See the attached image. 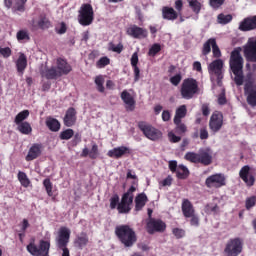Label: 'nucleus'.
I'll list each match as a JSON object with an SVG mask.
<instances>
[{"label": "nucleus", "mask_w": 256, "mask_h": 256, "mask_svg": "<svg viewBox=\"0 0 256 256\" xmlns=\"http://www.w3.org/2000/svg\"><path fill=\"white\" fill-rule=\"evenodd\" d=\"M229 65L235 75L234 81L236 85H243V56H241L239 50L235 49L231 52Z\"/></svg>", "instance_id": "nucleus-1"}, {"label": "nucleus", "mask_w": 256, "mask_h": 256, "mask_svg": "<svg viewBox=\"0 0 256 256\" xmlns=\"http://www.w3.org/2000/svg\"><path fill=\"white\" fill-rule=\"evenodd\" d=\"M115 235L124 247H133L137 243V234L129 225L116 226Z\"/></svg>", "instance_id": "nucleus-2"}, {"label": "nucleus", "mask_w": 256, "mask_h": 256, "mask_svg": "<svg viewBox=\"0 0 256 256\" xmlns=\"http://www.w3.org/2000/svg\"><path fill=\"white\" fill-rule=\"evenodd\" d=\"M69 239H71V229L67 227H61L58 230V235L55 239V243L57 249H61L62 256H71L69 254V248H67V245H69Z\"/></svg>", "instance_id": "nucleus-3"}, {"label": "nucleus", "mask_w": 256, "mask_h": 256, "mask_svg": "<svg viewBox=\"0 0 256 256\" xmlns=\"http://www.w3.org/2000/svg\"><path fill=\"white\" fill-rule=\"evenodd\" d=\"M95 19V12L93 11V6L91 4H82L78 11V23L82 27H89Z\"/></svg>", "instance_id": "nucleus-4"}, {"label": "nucleus", "mask_w": 256, "mask_h": 256, "mask_svg": "<svg viewBox=\"0 0 256 256\" xmlns=\"http://www.w3.org/2000/svg\"><path fill=\"white\" fill-rule=\"evenodd\" d=\"M199 93V84L193 78L185 79L181 87V96L183 99H193Z\"/></svg>", "instance_id": "nucleus-5"}, {"label": "nucleus", "mask_w": 256, "mask_h": 256, "mask_svg": "<svg viewBox=\"0 0 256 256\" xmlns=\"http://www.w3.org/2000/svg\"><path fill=\"white\" fill-rule=\"evenodd\" d=\"M224 253L227 256H239L243 253V239L236 237L228 240Z\"/></svg>", "instance_id": "nucleus-6"}, {"label": "nucleus", "mask_w": 256, "mask_h": 256, "mask_svg": "<svg viewBox=\"0 0 256 256\" xmlns=\"http://www.w3.org/2000/svg\"><path fill=\"white\" fill-rule=\"evenodd\" d=\"M133 193H135V186H131L129 190L123 194L117 207L118 213H129V211H131V205H133Z\"/></svg>", "instance_id": "nucleus-7"}, {"label": "nucleus", "mask_w": 256, "mask_h": 256, "mask_svg": "<svg viewBox=\"0 0 256 256\" xmlns=\"http://www.w3.org/2000/svg\"><path fill=\"white\" fill-rule=\"evenodd\" d=\"M138 127L145 137L150 139V141H159V139L163 137V133L159 129L153 127L151 124L139 122Z\"/></svg>", "instance_id": "nucleus-8"}, {"label": "nucleus", "mask_w": 256, "mask_h": 256, "mask_svg": "<svg viewBox=\"0 0 256 256\" xmlns=\"http://www.w3.org/2000/svg\"><path fill=\"white\" fill-rule=\"evenodd\" d=\"M225 174L216 173L206 178L205 185L208 189H219L225 185Z\"/></svg>", "instance_id": "nucleus-9"}, {"label": "nucleus", "mask_w": 256, "mask_h": 256, "mask_svg": "<svg viewBox=\"0 0 256 256\" xmlns=\"http://www.w3.org/2000/svg\"><path fill=\"white\" fill-rule=\"evenodd\" d=\"M211 47L213 57L219 59V57H221V49H219L215 38H210L203 44L202 55H209L211 53Z\"/></svg>", "instance_id": "nucleus-10"}, {"label": "nucleus", "mask_w": 256, "mask_h": 256, "mask_svg": "<svg viewBox=\"0 0 256 256\" xmlns=\"http://www.w3.org/2000/svg\"><path fill=\"white\" fill-rule=\"evenodd\" d=\"M147 231L150 235L153 233H163L167 229V224L160 219L150 218L147 221Z\"/></svg>", "instance_id": "nucleus-11"}, {"label": "nucleus", "mask_w": 256, "mask_h": 256, "mask_svg": "<svg viewBox=\"0 0 256 256\" xmlns=\"http://www.w3.org/2000/svg\"><path fill=\"white\" fill-rule=\"evenodd\" d=\"M244 93L248 105H251V107H256V84L253 81L245 82Z\"/></svg>", "instance_id": "nucleus-12"}, {"label": "nucleus", "mask_w": 256, "mask_h": 256, "mask_svg": "<svg viewBox=\"0 0 256 256\" xmlns=\"http://www.w3.org/2000/svg\"><path fill=\"white\" fill-rule=\"evenodd\" d=\"M208 71L210 75H216L218 84L221 83V79H223V60L216 59L208 66Z\"/></svg>", "instance_id": "nucleus-13"}, {"label": "nucleus", "mask_w": 256, "mask_h": 256, "mask_svg": "<svg viewBox=\"0 0 256 256\" xmlns=\"http://www.w3.org/2000/svg\"><path fill=\"white\" fill-rule=\"evenodd\" d=\"M239 177L245 182L247 187H253L255 185V176L251 173L250 165H245L240 169Z\"/></svg>", "instance_id": "nucleus-14"}, {"label": "nucleus", "mask_w": 256, "mask_h": 256, "mask_svg": "<svg viewBox=\"0 0 256 256\" xmlns=\"http://www.w3.org/2000/svg\"><path fill=\"white\" fill-rule=\"evenodd\" d=\"M223 127V114L221 112H214L210 117L209 128L212 133H219Z\"/></svg>", "instance_id": "nucleus-15"}, {"label": "nucleus", "mask_w": 256, "mask_h": 256, "mask_svg": "<svg viewBox=\"0 0 256 256\" xmlns=\"http://www.w3.org/2000/svg\"><path fill=\"white\" fill-rule=\"evenodd\" d=\"M244 55L248 61L256 62V38L252 37L248 39L246 46L244 47Z\"/></svg>", "instance_id": "nucleus-16"}, {"label": "nucleus", "mask_w": 256, "mask_h": 256, "mask_svg": "<svg viewBox=\"0 0 256 256\" xmlns=\"http://www.w3.org/2000/svg\"><path fill=\"white\" fill-rule=\"evenodd\" d=\"M56 69L58 71V74H60V77H63V75H69L71 71H73V67H71V64H69V62H67V60L63 58L56 59Z\"/></svg>", "instance_id": "nucleus-17"}, {"label": "nucleus", "mask_w": 256, "mask_h": 256, "mask_svg": "<svg viewBox=\"0 0 256 256\" xmlns=\"http://www.w3.org/2000/svg\"><path fill=\"white\" fill-rule=\"evenodd\" d=\"M199 154V163L201 165H211L213 163V151L211 148H202L198 152Z\"/></svg>", "instance_id": "nucleus-18"}, {"label": "nucleus", "mask_w": 256, "mask_h": 256, "mask_svg": "<svg viewBox=\"0 0 256 256\" xmlns=\"http://www.w3.org/2000/svg\"><path fill=\"white\" fill-rule=\"evenodd\" d=\"M127 35L133 37V39H145L147 37V29L141 28L137 25H132L127 29Z\"/></svg>", "instance_id": "nucleus-19"}, {"label": "nucleus", "mask_w": 256, "mask_h": 256, "mask_svg": "<svg viewBox=\"0 0 256 256\" xmlns=\"http://www.w3.org/2000/svg\"><path fill=\"white\" fill-rule=\"evenodd\" d=\"M73 243L74 247L81 251L85 249L87 245H89V236L85 232H81L80 234L76 235Z\"/></svg>", "instance_id": "nucleus-20"}, {"label": "nucleus", "mask_w": 256, "mask_h": 256, "mask_svg": "<svg viewBox=\"0 0 256 256\" xmlns=\"http://www.w3.org/2000/svg\"><path fill=\"white\" fill-rule=\"evenodd\" d=\"M129 153H131V149H129V147L120 146L109 150L107 155L108 157H112L113 159H121V157Z\"/></svg>", "instance_id": "nucleus-21"}, {"label": "nucleus", "mask_w": 256, "mask_h": 256, "mask_svg": "<svg viewBox=\"0 0 256 256\" xmlns=\"http://www.w3.org/2000/svg\"><path fill=\"white\" fill-rule=\"evenodd\" d=\"M256 29V16H250L245 18L239 24L240 31H253Z\"/></svg>", "instance_id": "nucleus-22"}, {"label": "nucleus", "mask_w": 256, "mask_h": 256, "mask_svg": "<svg viewBox=\"0 0 256 256\" xmlns=\"http://www.w3.org/2000/svg\"><path fill=\"white\" fill-rule=\"evenodd\" d=\"M76 121H77V111H75V108H69L66 111V114L64 117V125L66 127H73Z\"/></svg>", "instance_id": "nucleus-23"}, {"label": "nucleus", "mask_w": 256, "mask_h": 256, "mask_svg": "<svg viewBox=\"0 0 256 256\" xmlns=\"http://www.w3.org/2000/svg\"><path fill=\"white\" fill-rule=\"evenodd\" d=\"M121 99L125 103L127 111H134L135 99L133 98V96H131V94L127 90H124L121 93Z\"/></svg>", "instance_id": "nucleus-24"}, {"label": "nucleus", "mask_w": 256, "mask_h": 256, "mask_svg": "<svg viewBox=\"0 0 256 256\" xmlns=\"http://www.w3.org/2000/svg\"><path fill=\"white\" fill-rule=\"evenodd\" d=\"M181 209L186 219H189V217H193V215H195V208L193 207V204L191 203V201H189V199H184L182 201Z\"/></svg>", "instance_id": "nucleus-25"}, {"label": "nucleus", "mask_w": 256, "mask_h": 256, "mask_svg": "<svg viewBox=\"0 0 256 256\" xmlns=\"http://www.w3.org/2000/svg\"><path fill=\"white\" fill-rule=\"evenodd\" d=\"M179 17V13L172 7L164 6L162 8V19L166 21H175Z\"/></svg>", "instance_id": "nucleus-26"}, {"label": "nucleus", "mask_w": 256, "mask_h": 256, "mask_svg": "<svg viewBox=\"0 0 256 256\" xmlns=\"http://www.w3.org/2000/svg\"><path fill=\"white\" fill-rule=\"evenodd\" d=\"M42 148L43 146L41 144H33L26 155V161H34V159H37V157L41 155Z\"/></svg>", "instance_id": "nucleus-27"}, {"label": "nucleus", "mask_w": 256, "mask_h": 256, "mask_svg": "<svg viewBox=\"0 0 256 256\" xmlns=\"http://www.w3.org/2000/svg\"><path fill=\"white\" fill-rule=\"evenodd\" d=\"M16 69L18 75L23 77V73H25V70L27 69V56L24 53H20L16 61Z\"/></svg>", "instance_id": "nucleus-28"}, {"label": "nucleus", "mask_w": 256, "mask_h": 256, "mask_svg": "<svg viewBox=\"0 0 256 256\" xmlns=\"http://www.w3.org/2000/svg\"><path fill=\"white\" fill-rule=\"evenodd\" d=\"M42 77H45V79L53 80L61 77L59 74L57 68L55 66H52L50 68H45L44 70L40 71Z\"/></svg>", "instance_id": "nucleus-29"}, {"label": "nucleus", "mask_w": 256, "mask_h": 256, "mask_svg": "<svg viewBox=\"0 0 256 256\" xmlns=\"http://www.w3.org/2000/svg\"><path fill=\"white\" fill-rule=\"evenodd\" d=\"M16 2V11L23 12L25 11V4L27 3V0H14ZM4 5L7 7V9H11V6L13 5V0H4Z\"/></svg>", "instance_id": "nucleus-30"}, {"label": "nucleus", "mask_w": 256, "mask_h": 256, "mask_svg": "<svg viewBox=\"0 0 256 256\" xmlns=\"http://www.w3.org/2000/svg\"><path fill=\"white\" fill-rule=\"evenodd\" d=\"M187 116V106L181 105L176 109L175 116H174V123H179L181 119H185Z\"/></svg>", "instance_id": "nucleus-31"}, {"label": "nucleus", "mask_w": 256, "mask_h": 256, "mask_svg": "<svg viewBox=\"0 0 256 256\" xmlns=\"http://www.w3.org/2000/svg\"><path fill=\"white\" fill-rule=\"evenodd\" d=\"M17 125V131L22 133V135H31L33 132V128L31 127V124L29 122H22Z\"/></svg>", "instance_id": "nucleus-32"}, {"label": "nucleus", "mask_w": 256, "mask_h": 256, "mask_svg": "<svg viewBox=\"0 0 256 256\" xmlns=\"http://www.w3.org/2000/svg\"><path fill=\"white\" fill-rule=\"evenodd\" d=\"M135 203V209L141 211L145 207V203H147V195L145 193L139 194L135 199Z\"/></svg>", "instance_id": "nucleus-33"}, {"label": "nucleus", "mask_w": 256, "mask_h": 256, "mask_svg": "<svg viewBox=\"0 0 256 256\" xmlns=\"http://www.w3.org/2000/svg\"><path fill=\"white\" fill-rule=\"evenodd\" d=\"M46 125L50 131L57 132L59 129H61V123L55 118H48L46 120Z\"/></svg>", "instance_id": "nucleus-34"}, {"label": "nucleus", "mask_w": 256, "mask_h": 256, "mask_svg": "<svg viewBox=\"0 0 256 256\" xmlns=\"http://www.w3.org/2000/svg\"><path fill=\"white\" fill-rule=\"evenodd\" d=\"M233 21V16L231 14H219L217 16V22L219 25H227Z\"/></svg>", "instance_id": "nucleus-35"}, {"label": "nucleus", "mask_w": 256, "mask_h": 256, "mask_svg": "<svg viewBox=\"0 0 256 256\" xmlns=\"http://www.w3.org/2000/svg\"><path fill=\"white\" fill-rule=\"evenodd\" d=\"M189 176V169L184 165H179L176 170V177L178 179H187Z\"/></svg>", "instance_id": "nucleus-36"}, {"label": "nucleus", "mask_w": 256, "mask_h": 256, "mask_svg": "<svg viewBox=\"0 0 256 256\" xmlns=\"http://www.w3.org/2000/svg\"><path fill=\"white\" fill-rule=\"evenodd\" d=\"M28 117H29V110H23L19 112L14 119L15 125L25 123V119H28Z\"/></svg>", "instance_id": "nucleus-37"}, {"label": "nucleus", "mask_w": 256, "mask_h": 256, "mask_svg": "<svg viewBox=\"0 0 256 256\" xmlns=\"http://www.w3.org/2000/svg\"><path fill=\"white\" fill-rule=\"evenodd\" d=\"M18 181H20V184L22 187H29L31 185V180H29V177H27V174L25 172H18Z\"/></svg>", "instance_id": "nucleus-38"}, {"label": "nucleus", "mask_w": 256, "mask_h": 256, "mask_svg": "<svg viewBox=\"0 0 256 256\" xmlns=\"http://www.w3.org/2000/svg\"><path fill=\"white\" fill-rule=\"evenodd\" d=\"M43 186L45 188V191L48 197H53V183L51 182V179L49 178L44 179Z\"/></svg>", "instance_id": "nucleus-39"}, {"label": "nucleus", "mask_w": 256, "mask_h": 256, "mask_svg": "<svg viewBox=\"0 0 256 256\" xmlns=\"http://www.w3.org/2000/svg\"><path fill=\"white\" fill-rule=\"evenodd\" d=\"M104 83H105V79L101 75L96 76L95 85L99 93H105V86H103Z\"/></svg>", "instance_id": "nucleus-40"}, {"label": "nucleus", "mask_w": 256, "mask_h": 256, "mask_svg": "<svg viewBox=\"0 0 256 256\" xmlns=\"http://www.w3.org/2000/svg\"><path fill=\"white\" fill-rule=\"evenodd\" d=\"M184 159H186V161H190V163H199V152H187Z\"/></svg>", "instance_id": "nucleus-41"}, {"label": "nucleus", "mask_w": 256, "mask_h": 256, "mask_svg": "<svg viewBox=\"0 0 256 256\" xmlns=\"http://www.w3.org/2000/svg\"><path fill=\"white\" fill-rule=\"evenodd\" d=\"M187 1L192 11H194L196 15H199V13H201V3L198 0H187Z\"/></svg>", "instance_id": "nucleus-42"}, {"label": "nucleus", "mask_w": 256, "mask_h": 256, "mask_svg": "<svg viewBox=\"0 0 256 256\" xmlns=\"http://www.w3.org/2000/svg\"><path fill=\"white\" fill-rule=\"evenodd\" d=\"M108 51H112L113 53H122L123 52V44L122 43H118L117 45H115V43L110 42L108 44Z\"/></svg>", "instance_id": "nucleus-43"}, {"label": "nucleus", "mask_w": 256, "mask_h": 256, "mask_svg": "<svg viewBox=\"0 0 256 256\" xmlns=\"http://www.w3.org/2000/svg\"><path fill=\"white\" fill-rule=\"evenodd\" d=\"M74 135L75 132L73 131V129H66L60 133V139L64 141H69V139H71V137H73Z\"/></svg>", "instance_id": "nucleus-44"}, {"label": "nucleus", "mask_w": 256, "mask_h": 256, "mask_svg": "<svg viewBox=\"0 0 256 256\" xmlns=\"http://www.w3.org/2000/svg\"><path fill=\"white\" fill-rule=\"evenodd\" d=\"M38 26L40 27V29H49V27H51V22L49 21V19H47V17L41 16L38 21Z\"/></svg>", "instance_id": "nucleus-45"}, {"label": "nucleus", "mask_w": 256, "mask_h": 256, "mask_svg": "<svg viewBox=\"0 0 256 256\" xmlns=\"http://www.w3.org/2000/svg\"><path fill=\"white\" fill-rule=\"evenodd\" d=\"M109 63H111V60L107 56H104L96 62V67L98 69H103V67H107Z\"/></svg>", "instance_id": "nucleus-46"}, {"label": "nucleus", "mask_w": 256, "mask_h": 256, "mask_svg": "<svg viewBox=\"0 0 256 256\" xmlns=\"http://www.w3.org/2000/svg\"><path fill=\"white\" fill-rule=\"evenodd\" d=\"M97 157H99V146H97L96 143H93L91 150H89V158L97 159Z\"/></svg>", "instance_id": "nucleus-47"}, {"label": "nucleus", "mask_w": 256, "mask_h": 256, "mask_svg": "<svg viewBox=\"0 0 256 256\" xmlns=\"http://www.w3.org/2000/svg\"><path fill=\"white\" fill-rule=\"evenodd\" d=\"M174 124L176 125L175 131L176 133H179V135L187 132V126L183 124L181 120L179 122H174Z\"/></svg>", "instance_id": "nucleus-48"}, {"label": "nucleus", "mask_w": 256, "mask_h": 256, "mask_svg": "<svg viewBox=\"0 0 256 256\" xmlns=\"http://www.w3.org/2000/svg\"><path fill=\"white\" fill-rule=\"evenodd\" d=\"M16 37L18 41H29V33L26 30L18 31Z\"/></svg>", "instance_id": "nucleus-49"}, {"label": "nucleus", "mask_w": 256, "mask_h": 256, "mask_svg": "<svg viewBox=\"0 0 256 256\" xmlns=\"http://www.w3.org/2000/svg\"><path fill=\"white\" fill-rule=\"evenodd\" d=\"M182 79H183V76L181 75V72H179L176 75L170 77V83L174 85V87H177V85L181 83Z\"/></svg>", "instance_id": "nucleus-50"}, {"label": "nucleus", "mask_w": 256, "mask_h": 256, "mask_svg": "<svg viewBox=\"0 0 256 256\" xmlns=\"http://www.w3.org/2000/svg\"><path fill=\"white\" fill-rule=\"evenodd\" d=\"M172 233L176 239H183L185 237V230L183 228H173Z\"/></svg>", "instance_id": "nucleus-51"}, {"label": "nucleus", "mask_w": 256, "mask_h": 256, "mask_svg": "<svg viewBox=\"0 0 256 256\" xmlns=\"http://www.w3.org/2000/svg\"><path fill=\"white\" fill-rule=\"evenodd\" d=\"M159 51H161V44H154L149 49L148 55H150V57H155Z\"/></svg>", "instance_id": "nucleus-52"}, {"label": "nucleus", "mask_w": 256, "mask_h": 256, "mask_svg": "<svg viewBox=\"0 0 256 256\" xmlns=\"http://www.w3.org/2000/svg\"><path fill=\"white\" fill-rule=\"evenodd\" d=\"M119 207V195L114 194L110 198V209H117Z\"/></svg>", "instance_id": "nucleus-53"}, {"label": "nucleus", "mask_w": 256, "mask_h": 256, "mask_svg": "<svg viewBox=\"0 0 256 256\" xmlns=\"http://www.w3.org/2000/svg\"><path fill=\"white\" fill-rule=\"evenodd\" d=\"M223 3H225V0H209V5L212 9H219Z\"/></svg>", "instance_id": "nucleus-54"}, {"label": "nucleus", "mask_w": 256, "mask_h": 256, "mask_svg": "<svg viewBox=\"0 0 256 256\" xmlns=\"http://www.w3.org/2000/svg\"><path fill=\"white\" fill-rule=\"evenodd\" d=\"M12 51L9 47H0V55L4 57V59H9V56L11 55Z\"/></svg>", "instance_id": "nucleus-55"}, {"label": "nucleus", "mask_w": 256, "mask_h": 256, "mask_svg": "<svg viewBox=\"0 0 256 256\" xmlns=\"http://www.w3.org/2000/svg\"><path fill=\"white\" fill-rule=\"evenodd\" d=\"M256 205V196H252L246 199V209H252Z\"/></svg>", "instance_id": "nucleus-56"}, {"label": "nucleus", "mask_w": 256, "mask_h": 256, "mask_svg": "<svg viewBox=\"0 0 256 256\" xmlns=\"http://www.w3.org/2000/svg\"><path fill=\"white\" fill-rule=\"evenodd\" d=\"M190 219V225L192 227H199V216L193 214L192 216L189 217Z\"/></svg>", "instance_id": "nucleus-57"}, {"label": "nucleus", "mask_w": 256, "mask_h": 256, "mask_svg": "<svg viewBox=\"0 0 256 256\" xmlns=\"http://www.w3.org/2000/svg\"><path fill=\"white\" fill-rule=\"evenodd\" d=\"M168 139L171 143H179V141H181V137L175 135L173 132L168 133Z\"/></svg>", "instance_id": "nucleus-58"}, {"label": "nucleus", "mask_w": 256, "mask_h": 256, "mask_svg": "<svg viewBox=\"0 0 256 256\" xmlns=\"http://www.w3.org/2000/svg\"><path fill=\"white\" fill-rule=\"evenodd\" d=\"M137 63H139V54H137V52H134L131 56L132 67H137Z\"/></svg>", "instance_id": "nucleus-59"}, {"label": "nucleus", "mask_w": 256, "mask_h": 256, "mask_svg": "<svg viewBox=\"0 0 256 256\" xmlns=\"http://www.w3.org/2000/svg\"><path fill=\"white\" fill-rule=\"evenodd\" d=\"M206 209H207V211H210V213H214V215L219 213V206H217V204H215V205H207Z\"/></svg>", "instance_id": "nucleus-60"}, {"label": "nucleus", "mask_w": 256, "mask_h": 256, "mask_svg": "<svg viewBox=\"0 0 256 256\" xmlns=\"http://www.w3.org/2000/svg\"><path fill=\"white\" fill-rule=\"evenodd\" d=\"M200 139L203 141L205 139H209V131H207V128H201L200 129Z\"/></svg>", "instance_id": "nucleus-61"}, {"label": "nucleus", "mask_w": 256, "mask_h": 256, "mask_svg": "<svg viewBox=\"0 0 256 256\" xmlns=\"http://www.w3.org/2000/svg\"><path fill=\"white\" fill-rule=\"evenodd\" d=\"M132 67L134 70V81L135 83H137V81H139L140 79L141 70L139 69V66H132Z\"/></svg>", "instance_id": "nucleus-62"}, {"label": "nucleus", "mask_w": 256, "mask_h": 256, "mask_svg": "<svg viewBox=\"0 0 256 256\" xmlns=\"http://www.w3.org/2000/svg\"><path fill=\"white\" fill-rule=\"evenodd\" d=\"M172 183H173V178L171 176H168L162 181V187H171Z\"/></svg>", "instance_id": "nucleus-63"}, {"label": "nucleus", "mask_w": 256, "mask_h": 256, "mask_svg": "<svg viewBox=\"0 0 256 256\" xmlns=\"http://www.w3.org/2000/svg\"><path fill=\"white\" fill-rule=\"evenodd\" d=\"M169 169L172 173H177V161L171 160L169 161Z\"/></svg>", "instance_id": "nucleus-64"}]
</instances>
